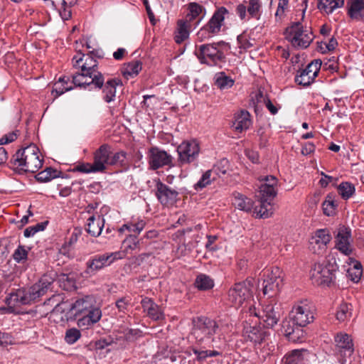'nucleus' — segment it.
Returning a JSON list of instances; mask_svg holds the SVG:
<instances>
[{"mask_svg":"<svg viewBox=\"0 0 364 364\" xmlns=\"http://www.w3.org/2000/svg\"><path fill=\"white\" fill-rule=\"evenodd\" d=\"M55 277L51 274H44L38 282L28 289H19L9 294L6 298V303L9 309H14L21 305H28L38 301L51 289Z\"/></svg>","mask_w":364,"mask_h":364,"instance_id":"obj_1","label":"nucleus"},{"mask_svg":"<svg viewBox=\"0 0 364 364\" xmlns=\"http://www.w3.org/2000/svg\"><path fill=\"white\" fill-rule=\"evenodd\" d=\"M314 316L306 306H297L290 312L289 318L282 323V331L289 341L302 342L305 332L303 329L313 321Z\"/></svg>","mask_w":364,"mask_h":364,"instance_id":"obj_2","label":"nucleus"},{"mask_svg":"<svg viewBox=\"0 0 364 364\" xmlns=\"http://www.w3.org/2000/svg\"><path fill=\"white\" fill-rule=\"evenodd\" d=\"M11 167L18 173L26 172L36 173L43 165V160L39 157V149L34 144H31L22 149L18 150L13 155Z\"/></svg>","mask_w":364,"mask_h":364,"instance_id":"obj_3","label":"nucleus"},{"mask_svg":"<svg viewBox=\"0 0 364 364\" xmlns=\"http://www.w3.org/2000/svg\"><path fill=\"white\" fill-rule=\"evenodd\" d=\"M73 58L74 66H79L81 73H77L73 76V82L76 87L86 89V85L93 79L97 73H102L97 70V62L90 54H80Z\"/></svg>","mask_w":364,"mask_h":364,"instance_id":"obj_4","label":"nucleus"},{"mask_svg":"<svg viewBox=\"0 0 364 364\" xmlns=\"http://www.w3.org/2000/svg\"><path fill=\"white\" fill-rule=\"evenodd\" d=\"M224 41L207 43L199 46L196 50V55L202 64L218 66L226 62V56L219 46H224Z\"/></svg>","mask_w":364,"mask_h":364,"instance_id":"obj_5","label":"nucleus"},{"mask_svg":"<svg viewBox=\"0 0 364 364\" xmlns=\"http://www.w3.org/2000/svg\"><path fill=\"white\" fill-rule=\"evenodd\" d=\"M89 84L86 85V88H88L89 90H102L103 100L107 103L114 100L117 86L122 85L119 78H109L105 81L102 73H97V75H95L94 80L92 79Z\"/></svg>","mask_w":364,"mask_h":364,"instance_id":"obj_6","label":"nucleus"},{"mask_svg":"<svg viewBox=\"0 0 364 364\" xmlns=\"http://www.w3.org/2000/svg\"><path fill=\"white\" fill-rule=\"evenodd\" d=\"M228 14L229 11L225 7L218 8L208 22L198 31V40L202 42L217 35L220 31L225 18Z\"/></svg>","mask_w":364,"mask_h":364,"instance_id":"obj_7","label":"nucleus"},{"mask_svg":"<svg viewBox=\"0 0 364 364\" xmlns=\"http://www.w3.org/2000/svg\"><path fill=\"white\" fill-rule=\"evenodd\" d=\"M285 38L297 49L306 48L313 41L312 34L304 33L300 21H296L288 26L284 31Z\"/></svg>","mask_w":364,"mask_h":364,"instance_id":"obj_8","label":"nucleus"},{"mask_svg":"<svg viewBox=\"0 0 364 364\" xmlns=\"http://www.w3.org/2000/svg\"><path fill=\"white\" fill-rule=\"evenodd\" d=\"M282 274V271L278 267H273L271 272H264L262 287L264 296L272 298L279 294L283 284Z\"/></svg>","mask_w":364,"mask_h":364,"instance_id":"obj_9","label":"nucleus"},{"mask_svg":"<svg viewBox=\"0 0 364 364\" xmlns=\"http://www.w3.org/2000/svg\"><path fill=\"white\" fill-rule=\"evenodd\" d=\"M122 253H106L92 257L86 262V269L82 273L84 277L88 278L95 275L104 267L110 265L115 260L123 256Z\"/></svg>","mask_w":364,"mask_h":364,"instance_id":"obj_10","label":"nucleus"},{"mask_svg":"<svg viewBox=\"0 0 364 364\" xmlns=\"http://www.w3.org/2000/svg\"><path fill=\"white\" fill-rule=\"evenodd\" d=\"M252 284L248 280L236 283L228 291V300L235 307L242 305L252 297Z\"/></svg>","mask_w":364,"mask_h":364,"instance_id":"obj_11","label":"nucleus"},{"mask_svg":"<svg viewBox=\"0 0 364 364\" xmlns=\"http://www.w3.org/2000/svg\"><path fill=\"white\" fill-rule=\"evenodd\" d=\"M220 328L218 323L210 318H198L194 326L193 334L201 341L204 338H210L213 335L218 334Z\"/></svg>","mask_w":364,"mask_h":364,"instance_id":"obj_12","label":"nucleus"},{"mask_svg":"<svg viewBox=\"0 0 364 364\" xmlns=\"http://www.w3.org/2000/svg\"><path fill=\"white\" fill-rule=\"evenodd\" d=\"M177 152L181 164H190L198 156L199 144L196 141H183L177 147Z\"/></svg>","mask_w":364,"mask_h":364,"instance_id":"obj_13","label":"nucleus"},{"mask_svg":"<svg viewBox=\"0 0 364 364\" xmlns=\"http://www.w3.org/2000/svg\"><path fill=\"white\" fill-rule=\"evenodd\" d=\"M112 154L111 146L107 144L101 145L94 153L92 163L93 172H104L109 165L110 155Z\"/></svg>","mask_w":364,"mask_h":364,"instance_id":"obj_14","label":"nucleus"},{"mask_svg":"<svg viewBox=\"0 0 364 364\" xmlns=\"http://www.w3.org/2000/svg\"><path fill=\"white\" fill-rule=\"evenodd\" d=\"M269 332L260 326L247 325L243 329V336L255 346H262L269 339Z\"/></svg>","mask_w":364,"mask_h":364,"instance_id":"obj_15","label":"nucleus"},{"mask_svg":"<svg viewBox=\"0 0 364 364\" xmlns=\"http://www.w3.org/2000/svg\"><path fill=\"white\" fill-rule=\"evenodd\" d=\"M173 157L166 151L158 147H151L149 150V164L153 170H156L164 166H173Z\"/></svg>","mask_w":364,"mask_h":364,"instance_id":"obj_16","label":"nucleus"},{"mask_svg":"<svg viewBox=\"0 0 364 364\" xmlns=\"http://www.w3.org/2000/svg\"><path fill=\"white\" fill-rule=\"evenodd\" d=\"M156 196L164 205H173L177 199L178 193L160 181L156 185Z\"/></svg>","mask_w":364,"mask_h":364,"instance_id":"obj_17","label":"nucleus"},{"mask_svg":"<svg viewBox=\"0 0 364 364\" xmlns=\"http://www.w3.org/2000/svg\"><path fill=\"white\" fill-rule=\"evenodd\" d=\"M318 59H314L309 63L305 69L300 71L299 75L295 77V82L303 86H308L314 82V79L318 75Z\"/></svg>","mask_w":364,"mask_h":364,"instance_id":"obj_18","label":"nucleus"},{"mask_svg":"<svg viewBox=\"0 0 364 364\" xmlns=\"http://www.w3.org/2000/svg\"><path fill=\"white\" fill-rule=\"evenodd\" d=\"M247 5L240 4L236 7V14L239 16L241 20H245L247 16V13L251 18L259 19L261 16L262 4L259 0H249Z\"/></svg>","mask_w":364,"mask_h":364,"instance_id":"obj_19","label":"nucleus"},{"mask_svg":"<svg viewBox=\"0 0 364 364\" xmlns=\"http://www.w3.org/2000/svg\"><path fill=\"white\" fill-rule=\"evenodd\" d=\"M350 238L351 231L349 228L344 226L339 228L336 237V247L341 253L347 256L350 255L353 251Z\"/></svg>","mask_w":364,"mask_h":364,"instance_id":"obj_20","label":"nucleus"},{"mask_svg":"<svg viewBox=\"0 0 364 364\" xmlns=\"http://www.w3.org/2000/svg\"><path fill=\"white\" fill-rule=\"evenodd\" d=\"M336 348L341 357L350 356L354 351L353 343L350 336L340 332L335 336Z\"/></svg>","mask_w":364,"mask_h":364,"instance_id":"obj_21","label":"nucleus"},{"mask_svg":"<svg viewBox=\"0 0 364 364\" xmlns=\"http://www.w3.org/2000/svg\"><path fill=\"white\" fill-rule=\"evenodd\" d=\"M102 318V311L95 304L87 311L82 314V318L77 320V326L80 328H87L97 323Z\"/></svg>","mask_w":364,"mask_h":364,"instance_id":"obj_22","label":"nucleus"},{"mask_svg":"<svg viewBox=\"0 0 364 364\" xmlns=\"http://www.w3.org/2000/svg\"><path fill=\"white\" fill-rule=\"evenodd\" d=\"M280 316V308L278 306L269 304L264 306L261 317L266 327L272 328L277 324Z\"/></svg>","mask_w":364,"mask_h":364,"instance_id":"obj_23","label":"nucleus"},{"mask_svg":"<svg viewBox=\"0 0 364 364\" xmlns=\"http://www.w3.org/2000/svg\"><path fill=\"white\" fill-rule=\"evenodd\" d=\"M95 303V301L93 296H85L77 299L70 305L69 312L75 316L82 315L85 312L87 311V310H89Z\"/></svg>","mask_w":364,"mask_h":364,"instance_id":"obj_24","label":"nucleus"},{"mask_svg":"<svg viewBox=\"0 0 364 364\" xmlns=\"http://www.w3.org/2000/svg\"><path fill=\"white\" fill-rule=\"evenodd\" d=\"M348 15L355 21L364 18V0H348L347 2Z\"/></svg>","mask_w":364,"mask_h":364,"instance_id":"obj_25","label":"nucleus"},{"mask_svg":"<svg viewBox=\"0 0 364 364\" xmlns=\"http://www.w3.org/2000/svg\"><path fill=\"white\" fill-rule=\"evenodd\" d=\"M141 242V240H139L136 235L129 234L122 242V250L114 253H122L124 255L119 259L124 258L127 255L132 254L134 250H139Z\"/></svg>","mask_w":364,"mask_h":364,"instance_id":"obj_26","label":"nucleus"},{"mask_svg":"<svg viewBox=\"0 0 364 364\" xmlns=\"http://www.w3.org/2000/svg\"><path fill=\"white\" fill-rule=\"evenodd\" d=\"M337 267L335 261L333 263H329L325 267L322 268L320 271V284H325L330 287L332 284H334L335 280V272L336 271Z\"/></svg>","mask_w":364,"mask_h":364,"instance_id":"obj_27","label":"nucleus"},{"mask_svg":"<svg viewBox=\"0 0 364 364\" xmlns=\"http://www.w3.org/2000/svg\"><path fill=\"white\" fill-rule=\"evenodd\" d=\"M251 124L250 114L246 110H241L235 116L232 127L239 132H242L249 128Z\"/></svg>","mask_w":364,"mask_h":364,"instance_id":"obj_28","label":"nucleus"},{"mask_svg":"<svg viewBox=\"0 0 364 364\" xmlns=\"http://www.w3.org/2000/svg\"><path fill=\"white\" fill-rule=\"evenodd\" d=\"M105 220L100 215L97 218L95 215L90 216L87 219V232L93 237H98L103 229Z\"/></svg>","mask_w":364,"mask_h":364,"instance_id":"obj_29","label":"nucleus"},{"mask_svg":"<svg viewBox=\"0 0 364 364\" xmlns=\"http://www.w3.org/2000/svg\"><path fill=\"white\" fill-rule=\"evenodd\" d=\"M58 281L60 287L65 291H70L75 290L77 288L76 274L73 272L60 274L58 276Z\"/></svg>","mask_w":364,"mask_h":364,"instance_id":"obj_30","label":"nucleus"},{"mask_svg":"<svg viewBox=\"0 0 364 364\" xmlns=\"http://www.w3.org/2000/svg\"><path fill=\"white\" fill-rule=\"evenodd\" d=\"M232 204L235 208L245 212H250L253 208V201L240 193H233Z\"/></svg>","mask_w":364,"mask_h":364,"instance_id":"obj_31","label":"nucleus"},{"mask_svg":"<svg viewBox=\"0 0 364 364\" xmlns=\"http://www.w3.org/2000/svg\"><path fill=\"white\" fill-rule=\"evenodd\" d=\"M255 352L258 358V362L264 363L267 358H268L275 350V346L272 342H269L268 340L263 343L262 346H255Z\"/></svg>","mask_w":364,"mask_h":364,"instance_id":"obj_32","label":"nucleus"},{"mask_svg":"<svg viewBox=\"0 0 364 364\" xmlns=\"http://www.w3.org/2000/svg\"><path fill=\"white\" fill-rule=\"evenodd\" d=\"M213 80L215 85L222 90L232 87L235 83V80L224 72L217 73Z\"/></svg>","mask_w":364,"mask_h":364,"instance_id":"obj_33","label":"nucleus"},{"mask_svg":"<svg viewBox=\"0 0 364 364\" xmlns=\"http://www.w3.org/2000/svg\"><path fill=\"white\" fill-rule=\"evenodd\" d=\"M189 26L187 21L179 20L177 23V29L175 32L174 39L176 43L181 44L189 37Z\"/></svg>","mask_w":364,"mask_h":364,"instance_id":"obj_34","label":"nucleus"},{"mask_svg":"<svg viewBox=\"0 0 364 364\" xmlns=\"http://www.w3.org/2000/svg\"><path fill=\"white\" fill-rule=\"evenodd\" d=\"M254 213L257 217L262 218H267L273 213L272 205L269 201H262L259 200V205L255 206Z\"/></svg>","mask_w":364,"mask_h":364,"instance_id":"obj_35","label":"nucleus"},{"mask_svg":"<svg viewBox=\"0 0 364 364\" xmlns=\"http://www.w3.org/2000/svg\"><path fill=\"white\" fill-rule=\"evenodd\" d=\"M344 5V0H320V11L331 14L335 9Z\"/></svg>","mask_w":364,"mask_h":364,"instance_id":"obj_36","label":"nucleus"},{"mask_svg":"<svg viewBox=\"0 0 364 364\" xmlns=\"http://www.w3.org/2000/svg\"><path fill=\"white\" fill-rule=\"evenodd\" d=\"M338 46L336 39L333 36H323L320 38V53H326L333 51Z\"/></svg>","mask_w":364,"mask_h":364,"instance_id":"obj_37","label":"nucleus"},{"mask_svg":"<svg viewBox=\"0 0 364 364\" xmlns=\"http://www.w3.org/2000/svg\"><path fill=\"white\" fill-rule=\"evenodd\" d=\"M277 194L276 188H270L269 186L261 185L259 191V198L262 201L272 202Z\"/></svg>","mask_w":364,"mask_h":364,"instance_id":"obj_38","label":"nucleus"},{"mask_svg":"<svg viewBox=\"0 0 364 364\" xmlns=\"http://www.w3.org/2000/svg\"><path fill=\"white\" fill-rule=\"evenodd\" d=\"M213 173H215V170H208L205 171L200 179L195 184L194 188L196 190H201L203 188L206 187L208 185L210 184V183L215 180V176H213Z\"/></svg>","mask_w":364,"mask_h":364,"instance_id":"obj_39","label":"nucleus"},{"mask_svg":"<svg viewBox=\"0 0 364 364\" xmlns=\"http://www.w3.org/2000/svg\"><path fill=\"white\" fill-rule=\"evenodd\" d=\"M195 286L200 290L205 291L213 287V280L205 274H199L195 281Z\"/></svg>","mask_w":364,"mask_h":364,"instance_id":"obj_40","label":"nucleus"},{"mask_svg":"<svg viewBox=\"0 0 364 364\" xmlns=\"http://www.w3.org/2000/svg\"><path fill=\"white\" fill-rule=\"evenodd\" d=\"M59 172L51 168H46L44 171L39 172L35 177L38 182L45 183L58 177Z\"/></svg>","mask_w":364,"mask_h":364,"instance_id":"obj_41","label":"nucleus"},{"mask_svg":"<svg viewBox=\"0 0 364 364\" xmlns=\"http://www.w3.org/2000/svg\"><path fill=\"white\" fill-rule=\"evenodd\" d=\"M352 306L346 303L341 304L336 312V318L340 322L350 319L352 316Z\"/></svg>","mask_w":364,"mask_h":364,"instance_id":"obj_42","label":"nucleus"},{"mask_svg":"<svg viewBox=\"0 0 364 364\" xmlns=\"http://www.w3.org/2000/svg\"><path fill=\"white\" fill-rule=\"evenodd\" d=\"M141 70V63L139 61H133L124 65L122 74L125 77H134L139 74Z\"/></svg>","mask_w":364,"mask_h":364,"instance_id":"obj_43","label":"nucleus"},{"mask_svg":"<svg viewBox=\"0 0 364 364\" xmlns=\"http://www.w3.org/2000/svg\"><path fill=\"white\" fill-rule=\"evenodd\" d=\"M302 350H294L284 358V364H304Z\"/></svg>","mask_w":364,"mask_h":364,"instance_id":"obj_44","label":"nucleus"},{"mask_svg":"<svg viewBox=\"0 0 364 364\" xmlns=\"http://www.w3.org/2000/svg\"><path fill=\"white\" fill-rule=\"evenodd\" d=\"M146 223L144 220H140L136 223H128L123 225L119 229V232L127 230L129 234H134L137 236L144 228Z\"/></svg>","mask_w":364,"mask_h":364,"instance_id":"obj_45","label":"nucleus"},{"mask_svg":"<svg viewBox=\"0 0 364 364\" xmlns=\"http://www.w3.org/2000/svg\"><path fill=\"white\" fill-rule=\"evenodd\" d=\"M339 194L342 198L347 200L350 198L355 193L354 186L348 182H343L338 186Z\"/></svg>","mask_w":364,"mask_h":364,"instance_id":"obj_46","label":"nucleus"},{"mask_svg":"<svg viewBox=\"0 0 364 364\" xmlns=\"http://www.w3.org/2000/svg\"><path fill=\"white\" fill-rule=\"evenodd\" d=\"M348 277L354 282H358L362 275V266L360 262L354 261L353 267H350L348 271Z\"/></svg>","mask_w":364,"mask_h":364,"instance_id":"obj_47","label":"nucleus"},{"mask_svg":"<svg viewBox=\"0 0 364 364\" xmlns=\"http://www.w3.org/2000/svg\"><path fill=\"white\" fill-rule=\"evenodd\" d=\"M189 13L186 16V21H191L197 18L203 11V7L197 3H191L188 5Z\"/></svg>","mask_w":364,"mask_h":364,"instance_id":"obj_48","label":"nucleus"},{"mask_svg":"<svg viewBox=\"0 0 364 364\" xmlns=\"http://www.w3.org/2000/svg\"><path fill=\"white\" fill-rule=\"evenodd\" d=\"M81 337L80 331L75 328H72L66 331L65 335V341L68 344L75 343Z\"/></svg>","mask_w":364,"mask_h":364,"instance_id":"obj_49","label":"nucleus"},{"mask_svg":"<svg viewBox=\"0 0 364 364\" xmlns=\"http://www.w3.org/2000/svg\"><path fill=\"white\" fill-rule=\"evenodd\" d=\"M67 82L64 80L63 77H60L58 82L55 83L54 88L52 90V95H54L55 98H57L60 95H63L65 92L71 90L70 87H65L64 84Z\"/></svg>","mask_w":364,"mask_h":364,"instance_id":"obj_50","label":"nucleus"},{"mask_svg":"<svg viewBox=\"0 0 364 364\" xmlns=\"http://www.w3.org/2000/svg\"><path fill=\"white\" fill-rule=\"evenodd\" d=\"M48 222L45 221L43 223H37L33 226H30L25 229L23 235L26 237L33 236L36 232L43 230L47 226Z\"/></svg>","mask_w":364,"mask_h":364,"instance_id":"obj_51","label":"nucleus"},{"mask_svg":"<svg viewBox=\"0 0 364 364\" xmlns=\"http://www.w3.org/2000/svg\"><path fill=\"white\" fill-rule=\"evenodd\" d=\"M28 257V251L26 250L25 247L23 245H18L17 249L14 251L13 254L14 259L18 262H24Z\"/></svg>","mask_w":364,"mask_h":364,"instance_id":"obj_52","label":"nucleus"},{"mask_svg":"<svg viewBox=\"0 0 364 364\" xmlns=\"http://www.w3.org/2000/svg\"><path fill=\"white\" fill-rule=\"evenodd\" d=\"M336 205L331 198L326 200L322 204L323 212L327 216H333L336 213Z\"/></svg>","mask_w":364,"mask_h":364,"instance_id":"obj_53","label":"nucleus"},{"mask_svg":"<svg viewBox=\"0 0 364 364\" xmlns=\"http://www.w3.org/2000/svg\"><path fill=\"white\" fill-rule=\"evenodd\" d=\"M237 43L239 47L244 50H247L252 47H253L255 44V40L250 41L247 38V35L244 33L237 36Z\"/></svg>","mask_w":364,"mask_h":364,"instance_id":"obj_54","label":"nucleus"},{"mask_svg":"<svg viewBox=\"0 0 364 364\" xmlns=\"http://www.w3.org/2000/svg\"><path fill=\"white\" fill-rule=\"evenodd\" d=\"M148 316L153 320L160 321L164 319V314L159 306L156 304V306H153L147 312Z\"/></svg>","mask_w":364,"mask_h":364,"instance_id":"obj_55","label":"nucleus"},{"mask_svg":"<svg viewBox=\"0 0 364 364\" xmlns=\"http://www.w3.org/2000/svg\"><path fill=\"white\" fill-rule=\"evenodd\" d=\"M126 158V153L124 151L116 152L113 155H110L109 166H114L118 164H122Z\"/></svg>","mask_w":364,"mask_h":364,"instance_id":"obj_56","label":"nucleus"},{"mask_svg":"<svg viewBox=\"0 0 364 364\" xmlns=\"http://www.w3.org/2000/svg\"><path fill=\"white\" fill-rule=\"evenodd\" d=\"M131 299L129 297H122L115 301V305L119 311L125 313L130 305Z\"/></svg>","mask_w":364,"mask_h":364,"instance_id":"obj_57","label":"nucleus"},{"mask_svg":"<svg viewBox=\"0 0 364 364\" xmlns=\"http://www.w3.org/2000/svg\"><path fill=\"white\" fill-rule=\"evenodd\" d=\"M318 244V230H316L314 232V235L309 240V249L314 254H316L317 252V250H318V247H317Z\"/></svg>","mask_w":364,"mask_h":364,"instance_id":"obj_58","label":"nucleus"},{"mask_svg":"<svg viewBox=\"0 0 364 364\" xmlns=\"http://www.w3.org/2000/svg\"><path fill=\"white\" fill-rule=\"evenodd\" d=\"M320 186L326 188L331 183L335 184L336 179L332 176L325 174L323 171H320Z\"/></svg>","mask_w":364,"mask_h":364,"instance_id":"obj_59","label":"nucleus"},{"mask_svg":"<svg viewBox=\"0 0 364 364\" xmlns=\"http://www.w3.org/2000/svg\"><path fill=\"white\" fill-rule=\"evenodd\" d=\"M318 201V198L317 196L316 193L314 194L313 196L310 197V198L308 200V205L309 210V214L315 213L316 209H317V203Z\"/></svg>","mask_w":364,"mask_h":364,"instance_id":"obj_60","label":"nucleus"},{"mask_svg":"<svg viewBox=\"0 0 364 364\" xmlns=\"http://www.w3.org/2000/svg\"><path fill=\"white\" fill-rule=\"evenodd\" d=\"M17 132L18 131L12 132L8 134L4 135L1 139H0V145L6 144L15 141L17 138Z\"/></svg>","mask_w":364,"mask_h":364,"instance_id":"obj_61","label":"nucleus"},{"mask_svg":"<svg viewBox=\"0 0 364 364\" xmlns=\"http://www.w3.org/2000/svg\"><path fill=\"white\" fill-rule=\"evenodd\" d=\"M332 239L330 231L328 229H320V241L326 245Z\"/></svg>","mask_w":364,"mask_h":364,"instance_id":"obj_62","label":"nucleus"},{"mask_svg":"<svg viewBox=\"0 0 364 364\" xmlns=\"http://www.w3.org/2000/svg\"><path fill=\"white\" fill-rule=\"evenodd\" d=\"M59 253L62 254L65 256H67L69 258H72L74 256V253L73 252V247H69L67 242H65L60 248Z\"/></svg>","mask_w":364,"mask_h":364,"instance_id":"obj_63","label":"nucleus"},{"mask_svg":"<svg viewBox=\"0 0 364 364\" xmlns=\"http://www.w3.org/2000/svg\"><path fill=\"white\" fill-rule=\"evenodd\" d=\"M141 331L138 329H129L124 334L125 338L128 341H133L137 337L140 336Z\"/></svg>","mask_w":364,"mask_h":364,"instance_id":"obj_64","label":"nucleus"}]
</instances>
